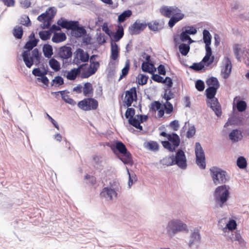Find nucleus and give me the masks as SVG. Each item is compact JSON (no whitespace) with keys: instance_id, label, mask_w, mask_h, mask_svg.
Masks as SVG:
<instances>
[{"instance_id":"f257e3e1","label":"nucleus","mask_w":249,"mask_h":249,"mask_svg":"<svg viewBox=\"0 0 249 249\" xmlns=\"http://www.w3.org/2000/svg\"><path fill=\"white\" fill-rule=\"evenodd\" d=\"M39 39H34L33 40H29L25 45L24 48L28 50L24 51L22 54V56L23 60L25 63L27 67L30 68L34 64V59L39 63L41 54L39 53L37 49H35L32 51V56H30V52L34 47L36 46Z\"/></svg>"},{"instance_id":"f03ea898","label":"nucleus","mask_w":249,"mask_h":249,"mask_svg":"<svg viewBox=\"0 0 249 249\" xmlns=\"http://www.w3.org/2000/svg\"><path fill=\"white\" fill-rule=\"evenodd\" d=\"M122 187L118 180L114 179L109 182L107 186L104 187L100 192L101 198L107 201H112L121 192Z\"/></svg>"},{"instance_id":"7ed1b4c3","label":"nucleus","mask_w":249,"mask_h":249,"mask_svg":"<svg viewBox=\"0 0 249 249\" xmlns=\"http://www.w3.org/2000/svg\"><path fill=\"white\" fill-rule=\"evenodd\" d=\"M230 187L225 184L217 187L213 192V198L216 204L222 208L225 205L230 197Z\"/></svg>"},{"instance_id":"20e7f679","label":"nucleus","mask_w":249,"mask_h":249,"mask_svg":"<svg viewBox=\"0 0 249 249\" xmlns=\"http://www.w3.org/2000/svg\"><path fill=\"white\" fill-rule=\"evenodd\" d=\"M217 89L208 87L205 90L206 95L208 99L207 104L214 112L216 115L219 117L221 115L222 111L218 99L215 97Z\"/></svg>"},{"instance_id":"39448f33","label":"nucleus","mask_w":249,"mask_h":249,"mask_svg":"<svg viewBox=\"0 0 249 249\" xmlns=\"http://www.w3.org/2000/svg\"><path fill=\"white\" fill-rule=\"evenodd\" d=\"M166 229V234L172 238L178 233L187 230V226L180 219L174 218L168 221Z\"/></svg>"},{"instance_id":"423d86ee","label":"nucleus","mask_w":249,"mask_h":249,"mask_svg":"<svg viewBox=\"0 0 249 249\" xmlns=\"http://www.w3.org/2000/svg\"><path fill=\"white\" fill-rule=\"evenodd\" d=\"M210 176L214 185L225 183L228 180L226 171L217 167H212L210 169Z\"/></svg>"},{"instance_id":"0eeeda50","label":"nucleus","mask_w":249,"mask_h":249,"mask_svg":"<svg viewBox=\"0 0 249 249\" xmlns=\"http://www.w3.org/2000/svg\"><path fill=\"white\" fill-rule=\"evenodd\" d=\"M118 151L120 155H118L119 159L125 164L132 165L133 161L131 155L128 151L125 145L121 142H117L115 145V150H114L115 153L116 151Z\"/></svg>"},{"instance_id":"6e6552de","label":"nucleus","mask_w":249,"mask_h":249,"mask_svg":"<svg viewBox=\"0 0 249 249\" xmlns=\"http://www.w3.org/2000/svg\"><path fill=\"white\" fill-rule=\"evenodd\" d=\"M168 141H162L161 142L162 146L165 149L168 150L170 152L175 151L176 148L179 146L180 140L179 137L177 134L172 133L169 135Z\"/></svg>"},{"instance_id":"1a4fd4ad","label":"nucleus","mask_w":249,"mask_h":249,"mask_svg":"<svg viewBox=\"0 0 249 249\" xmlns=\"http://www.w3.org/2000/svg\"><path fill=\"white\" fill-rule=\"evenodd\" d=\"M55 13V9L51 7L45 13L42 14L37 17V19L39 21L43 22L41 26L43 29L48 28L50 27Z\"/></svg>"},{"instance_id":"9d476101","label":"nucleus","mask_w":249,"mask_h":249,"mask_svg":"<svg viewBox=\"0 0 249 249\" xmlns=\"http://www.w3.org/2000/svg\"><path fill=\"white\" fill-rule=\"evenodd\" d=\"M195 154L196 163L200 169H205L206 168L205 154L200 143L198 142L195 144Z\"/></svg>"},{"instance_id":"9b49d317","label":"nucleus","mask_w":249,"mask_h":249,"mask_svg":"<svg viewBox=\"0 0 249 249\" xmlns=\"http://www.w3.org/2000/svg\"><path fill=\"white\" fill-rule=\"evenodd\" d=\"M98 106L97 101L92 98H85L77 104L78 107L84 111L96 109Z\"/></svg>"},{"instance_id":"f8f14e48","label":"nucleus","mask_w":249,"mask_h":249,"mask_svg":"<svg viewBox=\"0 0 249 249\" xmlns=\"http://www.w3.org/2000/svg\"><path fill=\"white\" fill-rule=\"evenodd\" d=\"M174 164L177 165L179 168L185 169L187 167V160L184 152L181 149L177 151L176 156L172 155Z\"/></svg>"},{"instance_id":"ddd939ff","label":"nucleus","mask_w":249,"mask_h":249,"mask_svg":"<svg viewBox=\"0 0 249 249\" xmlns=\"http://www.w3.org/2000/svg\"><path fill=\"white\" fill-rule=\"evenodd\" d=\"M225 218L221 219L218 221V226L219 229L221 230L223 233H226L235 230L237 227V224L235 220L231 219L229 220L228 223H226Z\"/></svg>"},{"instance_id":"4468645a","label":"nucleus","mask_w":249,"mask_h":249,"mask_svg":"<svg viewBox=\"0 0 249 249\" xmlns=\"http://www.w3.org/2000/svg\"><path fill=\"white\" fill-rule=\"evenodd\" d=\"M137 99V91L135 87H133L126 91L124 102L127 107L131 106L133 102L136 101Z\"/></svg>"},{"instance_id":"2eb2a0df","label":"nucleus","mask_w":249,"mask_h":249,"mask_svg":"<svg viewBox=\"0 0 249 249\" xmlns=\"http://www.w3.org/2000/svg\"><path fill=\"white\" fill-rule=\"evenodd\" d=\"M146 27L145 23H141L139 20H137L129 27V32L131 35H136L144 30Z\"/></svg>"},{"instance_id":"dca6fc26","label":"nucleus","mask_w":249,"mask_h":249,"mask_svg":"<svg viewBox=\"0 0 249 249\" xmlns=\"http://www.w3.org/2000/svg\"><path fill=\"white\" fill-rule=\"evenodd\" d=\"M224 66L221 70V75L223 78L227 79L230 75L231 71V63L228 57L224 59Z\"/></svg>"},{"instance_id":"f3484780","label":"nucleus","mask_w":249,"mask_h":249,"mask_svg":"<svg viewBox=\"0 0 249 249\" xmlns=\"http://www.w3.org/2000/svg\"><path fill=\"white\" fill-rule=\"evenodd\" d=\"M200 241V235L198 230H194L191 234L188 245L190 248L193 246H198Z\"/></svg>"},{"instance_id":"a211bd4d","label":"nucleus","mask_w":249,"mask_h":249,"mask_svg":"<svg viewBox=\"0 0 249 249\" xmlns=\"http://www.w3.org/2000/svg\"><path fill=\"white\" fill-rule=\"evenodd\" d=\"M206 54L202 60L203 63L207 67L209 66L214 61V56L212 55L211 48H205Z\"/></svg>"},{"instance_id":"6ab92c4d","label":"nucleus","mask_w":249,"mask_h":249,"mask_svg":"<svg viewBox=\"0 0 249 249\" xmlns=\"http://www.w3.org/2000/svg\"><path fill=\"white\" fill-rule=\"evenodd\" d=\"M87 31L83 26H79L74 28L72 31H71V34L72 36L75 38H79L86 35Z\"/></svg>"},{"instance_id":"aec40b11","label":"nucleus","mask_w":249,"mask_h":249,"mask_svg":"<svg viewBox=\"0 0 249 249\" xmlns=\"http://www.w3.org/2000/svg\"><path fill=\"white\" fill-rule=\"evenodd\" d=\"M87 65V64L81 65L78 68L73 69L70 71H69L67 75V79L71 80H74L77 76L80 73L81 70L83 67Z\"/></svg>"},{"instance_id":"412c9836","label":"nucleus","mask_w":249,"mask_h":249,"mask_svg":"<svg viewBox=\"0 0 249 249\" xmlns=\"http://www.w3.org/2000/svg\"><path fill=\"white\" fill-rule=\"evenodd\" d=\"M75 56V58L83 62H88L89 59V55L88 53L80 48L77 49Z\"/></svg>"},{"instance_id":"4be33fe9","label":"nucleus","mask_w":249,"mask_h":249,"mask_svg":"<svg viewBox=\"0 0 249 249\" xmlns=\"http://www.w3.org/2000/svg\"><path fill=\"white\" fill-rule=\"evenodd\" d=\"M243 138L242 132L238 129H234L229 134V138L233 142L240 141Z\"/></svg>"},{"instance_id":"5701e85b","label":"nucleus","mask_w":249,"mask_h":249,"mask_svg":"<svg viewBox=\"0 0 249 249\" xmlns=\"http://www.w3.org/2000/svg\"><path fill=\"white\" fill-rule=\"evenodd\" d=\"M119 53V48L115 41H111V55L110 58L113 60H116Z\"/></svg>"},{"instance_id":"b1692460","label":"nucleus","mask_w":249,"mask_h":249,"mask_svg":"<svg viewBox=\"0 0 249 249\" xmlns=\"http://www.w3.org/2000/svg\"><path fill=\"white\" fill-rule=\"evenodd\" d=\"M203 39L205 44V48H211L210 47L211 44L212 36L209 31L204 29L203 31Z\"/></svg>"},{"instance_id":"393cba45","label":"nucleus","mask_w":249,"mask_h":249,"mask_svg":"<svg viewBox=\"0 0 249 249\" xmlns=\"http://www.w3.org/2000/svg\"><path fill=\"white\" fill-rule=\"evenodd\" d=\"M83 94L84 96L91 97L93 95V89L92 84L90 83H86L83 88Z\"/></svg>"},{"instance_id":"a878e982","label":"nucleus","mask_w":249,"mask_h":249,"mask_svg":"<svg viewBox=\"0 0 249 249\" xmlns=\"http://www.w3.org/2000/svg\"><path fill=\"white\" fill-rule=\"evenodd\" d=\"M79 22L77 21H67L63 19V29L71 30L72 31L78 25Z\"/></svg>"},{"instance_id":"bb28decb","label":"nucleus","mask_w":249,"mask_h":249,"mask_svg":"<svg viewBox=\"0 0 249 249\" xmlns=\"http://www.w3.org/2000/svg\"><path fill=\"white\" fill-rule=\"evenodd\" d=\"M232 236L230 238L232 241H238L239 244L241 246H243L245 245V241L242 238L239 231H234L233 233H232Z\"/></svg>"},{"instance_id":"cd10ccee","label":"nucleus","mask_w":249,"mask_h":249,"mask_svg":"<svg viewBox=\"0 0 249 249\" xmlns=\"http://www.w3.org/2000/svg\"><path fill=\"white\" fill-rule=\"evenodd\" d=\"M206 84L209 87L218 89L219 87V83L216 77H212L206 81Z\"/></svg>"},{"instance_id":"c85d7f7f","label":"nucleus","mask_w":249,"mask_h":249,"mask_svg":"<svg viewBox=\"0 0 249 249\" xmlns=\"http://www.w3.org/2000/svg\"><path fill=\"white\" fill-rule=\"evenodd\" d=\"M149 28L154 31H158L163 28V25L158 21L150 22L148 24Z\"/></svg>"},{"instance_id":"c756f323","label":"nucleus","mask_w":249,"mask_h":249,"mask_svg":"<svg viewBox=\"0 0 249 249\" xmlns=\"http://www.w3.org/2000/svg\"><path fill=\"white\" fill-rule=\"evenodd\" d=\"M118 28L113 36L115 42L119 41L124 35V28L122 25H118Z\"/></svg>"},{"instance_id":"7c9ffc66","label":"nucleus","mask_w":249,"mask_h":249,"mask_svg":"<svg viewBox=\"0 0 249 249\" xmlns=\"http://www.w3.org/2000/svg\"><path fill=\"white\" fill-rule=\"evenodd\" d=\"M247 160L244 157L240 156L237 158L236 165L240 169H245L247 166Z\"/></svg>"},{"instance_id":"2f4dec72","label":"nucleus","mask_w":249,"mask_h":249,"mask_svg":"<svg viewBox=\"0 0 249 249\" xmlns=\"http://www.w3.org/2000/svg\"><path fill=\"white\" fill-rule=\"evenodd\" d=\"M128 123L135 128L140 130H142V126L140 124L138 118H137L136 115L134 117L129 118L128 119Z\"/></svg>"},{"instance_id":"473e14b6","label":"nucleus","mask_w":249,"mask_h":249,"mask_svg":"<svg viewBox=\"0 0 249 249\" xmlns=\"http://www.w3.org/2000/svg\"><path fill=\"white\" fill-rule=\"evenodd\" d=\"M131 15L132 11L130 10L124 11L118 16V21L120 23L124 22L126 19V18L130 17Z\"/></svg>"},{"instance_id":"72a5a7b5","label":"nucleus","mask_w":249,"mask_h":249,"mask_svg":"<svg viewBox=\"0 0 249 249\" xmlns=\"http://www.w3.org/2000/svg\"><path fill=\"white\" fill-rule=\"evenodd\" d=\"M162 97L166 101L169 102V100L174 98L175 94L170 89H164V93Z\"/></svg>"},{"instance_id":"f704fd0d","label":"nucleus","mask_w":249,"mask_h":249,"mask_svg":"<svg viewBox=\"0 0 249 249\" xmlns=\"http://www.w3.org/2000/svg\"><path fill=\"white\" fill-rule=\"evenodd\" d=\"M184 15H180L178 16H172L170 17V19L168 22V25L170 28H172L175 24L182 19L184 18Z\"/></svg>"},{"instance_id":"c9c22d12","label":"nucleus","mask_w":249,"mask_h":249,"mask_svg":"<svg viewBox=\"0 0 249 249\" xmlns=\"http://www.w3.org/2000/svg\"><path fill=\"white\" fill-rule=\"evenodd\" d=\"M43 51L46 57L50 58L53 54V49L50 45H44L43 48Z\"/></svg>"},{"instance_id":"e433bc0d","label":"nucleus","mask_w":249,"mask_h":249,"mask_svg":"<svg viewBox=\"0 0 249 249\" xmlns=\"http://www.w3.org/2000/svg\"><path fill=\"white\" fill-rule=\"evenodd\" d=\"M180 53L183 55H186L190 50V46L188 44L181 43L178 47Z\"/></svg>"},{"instance_id":"4c0bfd02","label":"nucleus","mask_w":249,"mask_h":249,"mask_svg":"<svg viewBox=\"0 0 249 249\" xmlns=\"http://www.w3.org/2000/svg\"><path fill=\"white\" fill-rule=\"evenodd\" d=\"M160 163L163 165L167 166H171L174 164L173 159L172 156L166 157L160 160Z\"/></svg>"},{"instance_id":"58836bf2","label":"nucleus","mask_w":249,"mask_h":249,"mask_svg":"<svg viewBox=\"0 0 249 249\" xmlns=\"http://www.w3.org/2000/svg\"><path fill=\"white\" fill-rule=\"evenodd\" d=\"M233 53L236 57V58L238 61H241V56L240 55V53L241 51V45L236 44H235L233 48Z\"/></svg>"},{"instance_id":"ea45409f","label":"nucleus","mask_w":249,"mask_h":249,"mask_svg":"<svg viewBox=\"0 0 249 249\" xmlns=\"http://www.w3.org/2000/svg\"><path fill=\"white\" fill-rule=\"evenodd\" d=\"M160 12L162 15L167 18H170L171 17V6H163L160 8Z\"/></svg>"},{"instance_id":"a19ab883","label":"nucleus","mask_w":249,"mask_h":249,"mask_svg":"<svg viewBox=\"0 0 249 249\" xmlns=\"http://www.w3.org/2000/svg\"><path fill=\"white\" fill-rule=\"evenodd\" d=\"M236 107L238 111L243 112L247 108V103L243 100H238L236 102Z\"/></svg>"},{"instance_id":"79ce46f5","label":"nucleus","mask_w":249,"mask_h":249,"mask_svg":"<svg viewBox=\"0 0 249 249\" xmlns=\"http://www.w3.org/2000/svg\"><path fill=\"white\" fill-rule=\"evenodd\" d=\"M14 36L18 39L22 38L23 35V29L21 26H16L14 29Z\"/></svg>"},{"instance_id":"37998d69","label":"nucleus","mask_w":249,"mask_h":249,"mask_svg":"<svg viewBox=\"0 0 249 249\" xmlns=\"http://www.w3.org/2000/svg\"><path fill=\"white\" fill-rule=\"evenodd\" d=\"M72 54L71 48L70 47L63 46V59L71 57Z\"/></svg>"},{"instance_id":"c03bdc74","label":"nucleus","mask_w":249,"mask_h":249,"mask_svg":"<svg viewBox=\"0 0 249 249\" xmlns=\"http://www.w3.org/2000/svg\"><path fill=\"white\" fill-rule=\"evenodd\" d=\"M51 34L52 33L50 30L49 31H40L39 33V36L43 40H46L50 39Z\"/></svg>"},{"instance_id":"a18cd8bd","label":"nucleus","mask_w":249,"mask_h":249,"mask_svg":"<svg viewBox=\"0 0 249 249\" xmlns=\"http://www.w3.org/2000/svg\"><path fill=\"white\" fill-rule=\"evenodd\" d=\"M49 65L51 68L55 71H58L60 69L59 62L54 58H52L50 60Z\"/></svg>"},{"instance_id":"49530a36","label":"nucleus","mask_w":249,"mask_h":249,"mask_svg":"<svg viewBox=\"0 0 249 249\" xmlns=\"http://www.w3.org/2000/svg\"><path fill=\"white\" fill-rule=\"evenodd\" d=\"M99 63L97 61L95 62L90 63V65L88 69V70L90 71L91 74H94L97 71L98 68L99 67Z\"/></svg>"},{"instance_id":"de8ad7c7","label":"nucleus","mask_w":249,"mask_h":249,"mask_svg":"<svg viewBox=\"0 0 249 249\" xmlns=\"http://www.w3.org/2000/svg\"><path fill=\"white\" fill-rule=\"evenodd\" d=\"M129 70V62L127 61L125 62L124 67L122 70V74L120 76L119 81L121 80L124 77H125L128 73Z\"/></svg>"},{"instance_id":"09e8293b","label":"nucleus","mask_w":249,"mask_h":249,"mask_svg":"<svg viewBox=\"0 0 249 249\" xmlns=\"http://www.w3.org/2000/svg\"><path fill=\"white\" fill-rule=\"evenodd\" d=\"M205 65L203 63L202 61L199 63H194L193 64L190 66V68L191 69L194 70L195 71H199L202 70L204 67Z\"/></svg>"},{"instance_id":"8fccbe9b","label":"nucleus","mask_w":249,"mask_h":249,"mask_svg":"<svg viewBox=\"0 0 249 249\" xmlns=\"http://www.w3.org/2000/svg\"><path fill=\"white\" fill-rule=\"evenodd\" d=\"M149 150L153 151H157L159 149V145L156 142L151 141L148 142L146 146Z\"/></svg>"},{"instance_id":"3c124183","label":"nucleus","mask_w":249,"mask_h":249,"mask_svg":"<svg viewBox=\"0 0 249 249\" xmlns=\"http://www.w3.org/2000/svg\"><path fill=\"white\" fill-rule=\"evenodd\" d=\"M243 57L245 59V63L248 66H249V47L244 48L243 50Z\"/></svg>"},{"instance_id":"603ef678","label":"nucleus","mask_w":249,"mask_h":249,"mask_svg":"<svg viewBox=\"0 0 249 249\" xmlns=\"http://www.w3.org/2000/svg\"><path fill=\"white\" fill-rule=\"evenodd\" d=\"M163 106L166 114H169L172 112L173 110V106L169 101H166L165 103L163 104Z\"/></svg>"},{"instance_id":"864d4df0","label":"nucleus","mask_w":249,"mask_h":249,"mask_svg":"<svg viewBox=\"0 0 249 249\" xmlns=\"http://www.w3.org/2000/svg\"><path fill=\"white\" fill-rule=\"evenodd\" d=\"M182 30L188 35H195L197 32L196 29L192 26L184 27L182 28Z\"/></svg>"},{"instance_id":"5fc2aeb1","label":"nucleus","mask_w":249,"mask_h":249,"mask_svg":"<svg viewBox=\"0 0 249 249\" xmlns=\"http://www.w3.org/2000/svg\"><path fill=\"white\" fill-rule=\"evenodd\" d=\"M148 78V76H146L145 75L142 74H139L138 78L139 84L141 85H145L147 83Z\"/></svg>"},{"instance_id":"6e6d98bb","label":"nucleus","mask_w":249,"mask_h":249,"mask_svg":"<svg viewBox=\"0 0 249 249\" xmlns=\"http://www.w3.org/2000/svg\"><path fill=\"white\" fill-rule=\"evenodd\" d=\"M195 87L197 90L202 91L204 90L205 88L204 83L201 80H198L196 82Z\"/></svg>"},{"instance_id":"4d7b16f0","label":"nucleus","mask_w":249,"mask_h":249,"mask_svg":"<svg viewBox=\"0 0 249 249\" xmlns=\"http://www.w3.org/2000/svg\"><path fill=\"white\" fill-rule=\"evenodd\" d=\"M135 111L133 108H128L125 112V116L126 118L129 119L134 117Z\"/></svg>"},{"instance_id":"13d9d810","label":"nucleus","mask_w":249,"mask_h":249,"mask_svg":"<svg viewBox=\"0 0 249 249\" xmlns=\"http://www.w3.org/2000/svg\"><path fill=\"white\" fill-rule=\"evenodd\" d=\"M53 42L55 43L62 41V33H54L52 38Z\"/></svg>"},{"instance_id":"bf43d9fd","label":"nucleus","mask_w":249,"mask_h":249,"mask_svg":"<svg viewBox=\"0 0 249 249\" xmlns=\"http://www.w3.org/2000/svg\"><path fill=\"white\" fill-rule=\"evenodd\" d=\"M171 16H178L180 15H184L181 13V10L176 6H171Z\"/></svg>"},{"instance_id":"052dcab7","label":"nucleus","mask_w":249,"mask_h":249,"mask_svg":"<svg viewBox=\"0 0 249 249\" xmlns=\"http://www.w3.org/2000/svg\"><path fill=\"white\" fill-rule=\"evenodd\" d=\"M33 74L36 76H42L47 73L46 71L41 72L39 68H35L32 71Z\"/></svg>"},{"instance_id":"680f3d73","label":"nucleus","mask_w":249,"mask_h":249,"mask_svg":"<svg viewBox=\"0 0 249 249\" xmlns=\"http://www.w3.org/2000/svg\"><path fill=\"white\" fill-rule=\"evenodd\" d=\"M196 133V128L194 125H193L189 128L186 134V136L188 138H191Z\"/></svg>"},{"instance_id":"e2e57ef3","label":"nucleus","mask_w":249,"mask_h":249,"mask_svg":"<svg viewBox=\"0 0 249 249\" xmlns=\"http://www.w3.org/2000/svg\"><path fill=\"white\" fill-rule=\"evenodd\" d=\"M151 109L154 111L160 109L161 107V104L159 101H154L151 103Z\"/></svg>"},{"instance_id":"0e129e2a","label":"nucleus","mask_w":249,"mask_h":249,"mask_svg":"<svg viewBox=\"0 0 249 249\" xmlns=\"http://www.w3.org/2000/svg\"><path fill=\"white\" fill-rule=\"evenodd\" d=\"M152 79L157 82L163 83V78L158 74H153Z\"/></svg>"},{"instance_id":"69168bd1","label":"nucleus","mask_w":249,"mask_h":249,"mask_svg":"<svg viewBox=\"0 0 249 249\" xmlns=\"http://www.w3.org/2000/svg\"><path fill=\"white\" fill-rule=\"evenodd\" d=\"M150 65L151 64L149 62H143L142 65V71L146 72H151Z\"/></svg>"},{"instance_id":"338daca9","label":"nucleus","mask_w":249,"mask_h":249,"mask_svg":"<svg viewBox=\"0 0 249 249\" xmlns=\"http://www.w3.org/2000/svg\"><path fill=\"white\" fill-rule=\"evenodd\" d=\"M170 127L174 131H177L179 127L178 121V120H174L172 121L170 124Z\"/></svg>"},{"instance_id":"774afa93","label":"nucleus","mask_w":249,"mask_h":249,"mask_svg":"<svg viewBox=\"0 0 249 249\" xmlns=\"http://www.w3.org/2000/svg\"><path fill=\"white\" fill-rule=\"evenodd\" d=\"M53 85L57 86L62 85V78L60 76H56L53 80Z\"/></svg>"}]
</instances>
